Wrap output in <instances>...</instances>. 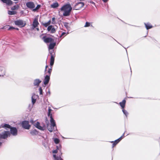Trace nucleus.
Masks as SVG:
<instances>
[{"label":"nucleus","mask_w":160,"mask_h":160,"mask_svg":"<svg viewBox=\"0 0 160 160\" xmlns=\"http://www.w3.org/2000/svg\"><path fill=\"white\" fill-rule=\"evenodd\" d=\"M51 22V21L49 20L47 22L45 23H44L43 24V25L45 27H47L50 24Z\"/></svg>","instance_id":"nucleus-28"},{"label":"nucleus","mask_w":160,"mask_h":160,"mask_svg":"<svg viewBox=\"0 0 160 160\" xmlns=\"http://www.w3.org/2000/svg\"><path fill=\"white\" fill-rule=\"evenodd\" d=\"M91 25V23L89 22H86L85 24V25L84 27H88L89 26H90Z\"/></svg>","instance_id":"nucleus-29"},{"label":"nucleus","mask_w":160,"mask_h":160,"mask_svg":"<svg viewBox=\"0 0 160 160\" xmlns=\"http://www.w3.org/2000/svg\"><path fill=\"white\" fill-rule=\"evenodd\" d=\"M90 2L91 3H92V4H94V5H95V3H94V2H93V1H90Z\"/></svg>","instance_id":"nucleus-40"},{"label":"nucleus","mask_w":160,"mask_h":160,"mask_svg":"<svg viewBox=\"0 0 160 160\" xmlns=\"http://www.w3.org/2000/svg\"><path fill=\"white\" fill-rule=\"evenodd\" d=\"M22 125L23 128L25 129H28L30 127V126L29 124V122L25 121L22 122Z\"/></svg>","instance_id":"nucleus-8"},{"label":"nucleus","mask_w":160,"mask_h":160,"mask_svg":"<svg viewBox=\"0 0 160 160\" xmlns=\"http://www.w3.org/2000/svg\"><path fill=\"white\" fill-rule=\"evenodd\" d=\"M26 6L28 8L32 9L35 7V5L33 2H28L26 3Z\"/></svg>","instance_id":"nucleus-9"},{"label":"nucleus","mask_w":160,"mask_h":160,"mask_svg":"<svg viewBox=\"0 0 160 160\" xmlns=\"http://www.w3.org/2000/svg\"><path fill=\"white\" fill-rule=\"evenodd\" d=\"M41 82L39 79H35L34 81V84L35 86H38Z\"/></svg>","instance_id":"nucleus-21"},{"label":"nucleus","mask_w":160,"mask_h":160,"mask_svg":"<svg viewBox=\"0 0 160 160\" xmlns=\"http://www.w3.org/2000/svg\"><path fill=\"white\" fill-rule=\"evenodd\" d=\"M55 18L54 17L52 18V24H54L55 22Z\"/></svg>","instance_id":"nucleus-36"},{"label":"nucleus","mask_w":160,"mask_h":160,"mask_svg":"<svg viewBox=\"0 0 160 160\" xmlns=\"http://www.w3.org/2000/svg\"><path fill=\"white\" fill-rule=\"evenodd\" d=\"M102 1L104 2H107L108 1V0H102Z\"/></svg>","instance_id":"nucleus-43"},{"label":"nucleus","mask_w":160,"mask_h":160,"mask_svg":"<svg viewBox=\"0 0 160 160\" xmlns=\"http://www.w3.org/2000/svg\"><path fill=\"white\" fill-rule=\"evenodd\" d=\"M2 143L1 142H0V146L2 144Z\"/></svg>","instance_id":"nucleus-46"},{"label":"nucleus","mask_w":160,"mask_h":160,"mask_svg":"<svg viewBox=\"0 0 160 160\" xmlns=\"http://www.w3.org/2000/svg\"><path fill=\"white\" fill-rule=\"evenodd\" d=\"M18 131L17 129L14 127L10 128V133L13 136H16L17 134Z\"/></svg>","instance_id":"nucleus-11"},{"label":"nucleus","mask_w":160,"mask_h":160,"mask_svg":"<svg viewBox=\"0 0 160 160\" xmlns=\"http://www.w3.org/2000/svg\"><path fill=\"white\" fill-rule=\"evenodd\" d=\"M72 8L70 4L64 5L60 8V11L63 12V15L66 17L70 15V12L72 10Z\"/></svg>","instance_id":"nucleus-2"},{"label":"nucleus","mask_w":160,"mask_h":160,"mask_svg":"<svg viewBox=\"0 0 160 160\" xmlns=\"http://www.w3.org/2000/svg\"><path fill=\"white\" fill-rule=\"evenodd\" d=\"M15 24L17 26H21L22 27H24L26 24V22L22 20H18L14 21Z\"/></svg>","instance_id":"nucleus-6"},{"label":"nucleus","mask_w":160,"mask_h":160,"mask_svg":"<svg viewBox=\"0 0 160 160\" xmlns=\"http://www.w3.org/2000/svg\"><path fill=\"white\" fill-rule=\"evenodd\" d=\"M3 3H5L8 6H10L12 5L13 2L11 0H1Z\"/></svg>","instance_id":"nucleus-13"},{"label":"nucleus","mask_w":160,"mask_h":160,"mask_svg":"<svg viewBox=\"0 0 160 160\" xmlns=\"http://www.w3.org/2000/svg\"><path fill=\"white\" fill-rule=\"evenodd\" d=\"M36 95L35 94H33L32 97V103L33 104H34L36 101V99L35 98Z\"/></svg>","instance_id":"nucleus-23"},{"label":"nucleus","mask_w":160,"mask_h":160,"mask_svg":"<svg viewBox=\"0 0 160 160\" xmlns=\"http://www.w3.org/2000/svg\"><path fill=\"white\" fill-rule=\"evenodd\" d=\"M43 41L46 43H51L53 42V39L47 37L45 36L42 38Z\"/></svg>","instance_id":"nucleus-10"},{"label":"nucleus","mask_w":160,"mask_h":160,"mask_svg":"<svg viewBox=\"0 0 160 160\" xmlns=\"http://www.w3.org/2000/svg\"><path fill=\"white\" fill-rule=\"evenodd\" d=\"M51 7L52 8H56L59 6V4L58 2H56L53 3L50 5Z\"/></svg>","instance_id":"nucleus-16"},{"label":"nucleus","mask_w":160,"mask_h":160,"mask_svg":"<svg viewBox=\"0 0 160 160\" xmlns=\"http://www.w3.org/2000/svg\"><path fill=\"white\" fill-rule=\"evenodd\" d=\"M49 52L51 54L50 65L51 66H52L53 65L54 62L55 54L54 53H53V50L50 51Z\"/></svg>","instance_id":"nucleus-7"},{"label":"nucleus","mask_w":160,"mask_h":160,"mask_svg":"<svg viewBox=\"0 0 160 160\" xmlns=\"http://www.w3.org/2000/svg\"><path fill=\"white\" fill-rule=\"evenodd\" d=\"M52 71V67H51V68H49L48 71V75L50 76Z\"/></svg>","instance_id":"nucleus-30"},{"label":"nucleus","mask_w":160,"mask_h":160,"mask_svg":"<svg viewBox=\"0 0 160 160\" xmlns=\"http://www.w3.org/2000/svg\"><path fill=\"white\" fill-rule=\"evenodd\" d=\"M39 90L40 92V94H42V91L41 87H40L39 88Z\"/></svg>","instance_id":"nucleus-35"},{"label":"nucleus","mask_w":160,"mask_h":160,"mask_svg":"<svg viewBox=\"0 0 160 160\" xmlns=\"http://www.w3.org/2000/svg\"><path fill=\"white\" fill-rule=\"evenodd\" d=\"M30 122L32 123L33 124L34 126L38 129L43 131L44 130V127L41 126L40 125V123L39 122H35L32 120H31Z\"/></svg>","instance_id":"nucleus-4"},{"label":"nucleus","mask_w":160,"mask_h":160,"mask_svg":"<svg viewBox=\"0 0 160 160\" xmlns=\"http://www.w3.org/2000/svg\"><path fill=\"white\" fill-rule=\"evenodd\" d=\"M52 111V109H50V107H49L48 116L50 117V118L51 124L50 127H48V130L50 132H52V131H55L56 129V123L55 121L52 117V114L51 113V112Z\"/></svg>","instance_id":"nucleus-1"},{"label":"nucleus","mask_w":160,"mask_h":160,"mask_svg":"<svg viewBox=\"0 0 160 160\" xmlns=\"http://www.w3.org/2000/svg\"><path fill=\"white\" fill-rule=\"evenodd\" d=\"M144 24L146 28V29L147 30H148L149 29L152 28V25L151 24L149 23H144Z\"/></svg>","instance_id":"nucleus-18"},{"label":"nucleus","mask_w":160,"mask_h":160,"mask_svg":"<svg viewBox=\"0 0 160 160\" xmlns=\"http://www.w3.org/2000/svg\"><path fill=\"white\" fill-rule=\"evenodd\" d=\"M16 29L17 30H18V28H15V29Z\"/></svg>","instance_id":"nucleus-44"},{"label":"nucleus","mask_w":160,"mask_h":160,"mask_svg":"<svg viewBox=\"0 0 160 160\" xmlns=\"http://www.w3.org/2000/svg\"><path fill=\"white\" fill-rule=\"evenodd\" d=\"M64 26H65L66 28H68V25H67V24H65L64 25Z\"/></svg>","instance_id":"nucleus-41"},{"label":"nucleus","mask_w":160,"mask_h":160,"mask_svg":"<svg viewBox=\"0 0 160 160\" xmlns=\"http://www.w3.org/2000/svg\"><path fill=\"white\" fill-rule=\"evenodd\" d=\"M1 76H2L0 74V77Z\"/></svg>","instance_id":"nucleus-48"},{"label":"nucleus","mask_w":160,"mask_h":160,"mask_svg":"<svg viewBox=\"0 0 160 160\" xmlns=\"http://www.w3.org/2000/svg\"><path fill=\"white\" fill-rule=\"evenodd\" d=\"M5 70L4 68L2 67H0V74L2 76H3L5 75Z\"/></svg>","instance_id":"nucleus-15"},{"label":"nucleus","mask_w":160,"mask_h":160,"mask_svg":"<svg viewBox=\"0 0 160 160\" xmlns=\"http://www.w3.org/2000/svg\"><path fill=\"white\" fill-rule=\"evenodd\" d=\"M36 29H37V30L38 31H39V28H36Z\"/></svg>","instance_id":"nucleus-45"},{"label":"nucleus","mask_w":160,"mask_h":160,"mask_svg":"<svg viewBox=\"0 0 160 160\" xmlns=\"http://www.w3.org/2000/svg\"><path fill=\"white\" fill-rule=\"evenodd\" d=\"M48 65H46L45 67V73H46V70H47V68H48Z\"/></svg>","instance_id":"nucleus-39"},{"label":"nucleus","mask_w":160,"mask_h":160,"mask_svg":"<svg viewBox=\"0 0 160 160\" xmlns=\"http://www.w3.org/2000/svg\"><path fill=\"white\" fill-rule=\"evenodd\" d=\"M30 133L32 135H34L38 134V132L36 130L34 129L30 131Z\"/></svg>","instance_id":"nucleus-25"},{"label":"nucleus","mask_w":160,"mask_h":160,"mask_svg":"<svg viewBox=\"0 0 160 160\" xmlns=\"http://www.w3.org/2000/svg\"><path fill=\"white\" fill-rule=\"evenodd\" d=\"M41 7V5H38L37 7L35 8H33L32 11L34 12H35L37 10H38Z\"/></svg>","instance_id":"nucleus-27"},{"label":"nucleus","mask_w":160,"mask_h":160,"mask_svg":"<svg viewBox=\"0 0 160 160\" xmlns=\"http://www.w3.org/2000/svg\"><path fill=\"white\" fill-rule=\"evenodd\" d=\"M49 80L50 76L48 75H46L43 81L44 84L45 85L47 84L48 83Z\"/></svg>","instance_id":"nucleus-14"},{"label":"nucleus","mask_w":160,"mask_h":160,"mask_svg":"<svg viewBox=\"0 0 160 160\" xmlns=\"http://www.w3.org/2000/svg\"><path fill=\"white\" fill-rule=\"evenodd\" d=\"M19 7V6L18 5H14L11 8V9L12 10H17L18 9V8Z\"/></svg>","instance_id":"nucleus-26"},{"label":"nucleus","mask_w":160,"mask_h":160,"mask_svg":"<svg viewBox=\"0 0 160 160\" xmlns=\"http://www.w3.org/2000/svg\"><path fill=\"white\" fill-rule=\"evenodd\" d=\"M58 149L57 147V149L56 150H55L52 151V153H56L58 152Z\"/></svg>","instance_id":"nucleus-34"},{"label":"nucleus","mask_w":160,"mask_h":160,"mask_svg":"<svg viewBox=\"0 0 160 160\" xmlns=\"http://www.w3.org/2000/svg\"><path fill=\"white\" fill-rule=\"evenodd\" d=\"M120 141V138H118L117 140H115L114 142L112 141L111 142L113 143L112 145V147L113 148L116 144H117Z\"/></svg>","instance_id":"nucleus-17"},{"label":"nucleus","mask_w":160,"mask_h":160,"mask_svg":"<svg viewBox=\"0 0 160 160\" xmlns=\"http://www.w3.org/2000/svg\"><path fill=\"white\" fill-rule=\"evenodd\" d=\"M3 28H4V27H3V28H2V29H3Z\"/></svg>","instance_id":"nucleus-47"},{"label":"nucleus","mask_w":160,"mask_h":160,"mask_svg":"<svg viewBox=\"0 0 160 160\" xmlns=\"http://www.w3.org/2000/svg\"><path fill=\"white\" fill-rule=\"evenodd\" d=\"M66 34V33L65 32H63L62 33V36H63V35H64L65 34Z\"/></svg>","instance_id":"nucleus-42"},{"label":"nucleus","mask_w":160,"mask_h":160,"mask_svg":"<svg viewBox=\"0 0 160 160\" xmlns=\"http://www.w3.org/2000/svg\"><path fill=\"white\" fill-rule=\"evenodd\" d=\"M55 45H56V43L55 42L52 43V42L51 43L49 46L48 49L49 50L52 49L54 48Z\"/></svg>","instance_id":"nucleus-20"},{"label":"nucleus","mask_w":160,"mask_h":160,"mask_svg":"<svg viewBox=\"0 0 160 160\" xmlns=\"http://www.w3.org/2000/svg\"><path fill=\"white\" fill-rule=\"evenodd\" d=\"M130 69H131V68ZM131 72H132V71H131Z\"/></svg>","instance_id":"nucleus-49"},{"label":"nucleus","mask_w":160,"mask_h":160,"mask_svg":"<svg viewBox=\"0 0 160 160\" xmlns=\"http://www.w3.org/2000/svg\"><path fill=\"white\" fill-rule=\"evenodd\" d=\"M125 134V133H124L121 136V140L123 138H124V135Z\"/></svg>","instance_id":"nucleus-38"},{"label":"nucleus","mask_w":160,"mask_h":160,"mask_svg":"<svg viewBox=\"0 0 160 160\" xmlns=\"http://www.w3.org/2000/svg\"><path fill=\"white\" fill-rule=\"evenodd\" d=\"M54 142L56 144L58 143L59 142V140L58 138H55L54 140Z\"/></svg>","instance_id":"nucleus-31"},{"label":"nucleus","mask_w":160,"mask_h":160,"mask_svg":"<svg viewBox=\"0 0 160 160\" xmlns=\"http://www.w3.org/2000/svg\"><path fill=\"white\" fill-rule=\"evenodd\" d=\"M17 13V12L15 11H12L8 10V14L10 15H15Z\"/></svg>","instance_id":"nucleus-24"},{"label":"nucleus","mask_w":160,"mask_h":160,"mask_svg":"<svg viewBox=\"0 0 160 160\" xmlns=\"http://www.w3.org/2000/svg\"><path fill=\"white\" fill-rule=\"evenodd\" d=\"M15 29L14 28L12 27H9V28L8 29V30H10L11 29Z\"/></svg>","instance_id":"nucleus-37"},{"label":"nucleus","mask_w":160,"mask_h":160,"mask_svg":"<svg viewBox=\"0 0 160 160\" xmlns=\"http://www.w3.org/2000/svg\"><path fill=\"white\" fill-rule=\"evenodd\" d=\"M52 27V25H50L47 28L48 30L49 31H51Z\"/></svg>","instance_id":"nucleus-33"},{"label":"nucleus","mask_w":160,"mask_h":160,"mask_svg":"<svg viewBox=\"0 0 160 160\" xmlns=\"http://www.w3.org/2000/svg\"><path fill=\"white\" fill-rule=\"evenodd\" d=\"M11 127L10 125L8 124H2L0 128H9L10 129V128H11Z\"/></svg>","instance_id":"nucleus-22"},{"label":"nucleus","mask_w":160,"mask_h":160,"mask_svg":"<svg viewBox=\"0 0 160 160\" xmlns=\"http://www.w3.org/2000/svg\"><path fill=\"white\" fill-rule=\"evenodd\" d=\"M84 6V3L82 2H79L75 3L74 7L75 10H78L80 9Z\"/></svg>","instance_id":"nucleus-5"},{"label":"nucleus","mask_w":160,"mask_h":160,"mask_svg":"<svg viewBox=\"0 0 160 160\" xmlns=\"http://www.w3.org/2000/svg\"><path fill=\"white\" fill-rule=\"evenodd\" d=\"M126 102V100L125 99L123 100L122 102H121V107L122 108V111L123 114L125 115L126 117H127L128 114V113L127 110L124 109L125 106Z\"/></svg>","instance_id":"nucleus-3"},{"label":"nucleus","mask_w":160,"mask_h":160,"mask_svg":"<svg viewBox=\"0 0 160 160\" xmlns=\"http://www.w3.org/2000/svg\"><path fill=\"white\" fill-rule=\"evenodd\" d=\"M55 32L56 30L55 28L53 27H52L51 30V33H54Z\"/></svg>","instance_id":"nucleus-32"},{"label":"nucleus","mask_w":160,"mask_h":160,"mask_svg":"<svg viewBox=\"0 0 160 160\" xmlns=\"http://www.w3.org/2000/svg\"><path fill=\"white\" fill-rule=\"evenodd\" d=\"M61 154H60L59 156H57L56 155L54 154L53 155V157L54 158V160H62L61 157Z\"/></svg>","instance_id":"nucleus-19"},{"label":"nucleus","mask_w":160,"mask_h":160,"mask_svg":"<svg viewBox=\"0 0 160 160\" xmlns=\"http://www.w3.org/2000/svg\"><path fill=\"white\" fill-rule=\"evenodd\" d=\"M38 24L39 23L38 22V19L37 18H35L33 22L32 27V29H34L35 28L37 27Z\"/></svg>","instance_id":"nucleus-12"}]
</instances>
